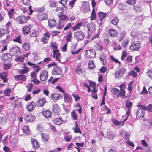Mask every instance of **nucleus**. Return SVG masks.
Masks as SVG:
<instances>
[{
	"mask_svg": "<svg viewBox=\"0 0 152 152\" xmlns=\"http://www.w3.org/2000/svg\"><path fill=\"white\" fill-rule=\"evenodd\" d=\"M7 118L5 117H0V124L3 126L5 125L7 122Z\"/></svg>",
	"mask_w": 152,
	"mask_h": 152,
	"instance_id": "7c9ffc66",
	"label": "nucleus"
},
{
	"mask_svg": "<svg viewBox=\"0 0 152 152\" xmlns=\"http://www.w3.org/2000/svg\"><path fill=\"white\" fill-rule=\"evenodd\" d=\"M23 132L25 134H29L31 133L28 126H24L23 129Z\"/></svg>",
	"mask_w": 152,
	"mask_h": 152,
	"instance_id": "2f4dec72",
	"label": "nucleus"
},
{
	"mask_svg": "<svg viewBox=\"0 0 152 152\" xmlns=\"http://www.w3.org/2000/svg\"><path fill=\"white\" fill-rule=\"evenodd\" d=\"M40 80L41 81H46L48 77V72L45 70H44L39 75Z\"/></svg>",
	"mask_w": 152,
	"mask_h": 152,
	"instance_id": "6e6552de",
	"label": "nucleus"
},
{
	"mask_svg": "<svg viewBox=\"0 0 152 152\" xmlns=\"http://www.w3.org/2000/svg\"><path fill=\"white\" fill-rule=\"evenodd\" d=\"M126 92L124 90H119V92L117 94V97H122V98H124L125 97Z\"/></svg>",
	"mask_w": 152,
	"mask_h": 152,
	"instance_id": "cd10ccee",
	"label": "nucleus"
},
{
	"mask_svg": "<svg viewBox=\"0 0 152 152\" xmlns=\"http://www.w3.org/2000/svg\"><path fill=\"white\" fill-rule=\"evenodd\" d=\"M68 0H61L59 1V2L60 4H62V6L65 8V5L66 4Z\"/></svg>",
	"mask_w": 152,
	"mask_h": 152,
	"instance_id": "13d9d810",
	"label": "nucleus"
},
{
	"mask_svg": "<svg viewBox=\"0 0 152 152\" xmlns=\"http://www.w3.org/2000/svg\"><path fill=\"white\" fill-rule=\"evenodd\" d=\"M140 42L139 41H135L131 43L130 46V50L134 51H137L140 47Z\"/></svg>",
	"mask_w": 152,
	"mask_h": 152,
	"instance_id": "f03ea898",
	"label": "nucleus"
},
{
	"mask_svg": "<svg viewBox=\"0 0 152 152\" xmlns=\"http://www.w3.org/2000/svg\"><path fill=\"white\" fill-rule=\"evenodd\" d=\"M31 142L32 144L33 147L34 149L37 150L39 148V145L38 143V142L37 140L35 139H31Z\"/></svg>",
	"mask_w": 152,
	"mask_h": 152,
	"instance_id": "6ab92c4d",
	"label": "nucleus"
},
{
	"mask_svg": "<svg viewBox=\"0 0 152 152\" xmlns=\"http://www.w3.org/2000/svg\"><path fill=\"white\" fill-rule=\"evenodd\" d=\"M96 17V13L94 8H93L91 15V19L92 20H94L95 19Z\"/></svg>",
	"mask_w": 152,
	"mask_h": 152,
	"instance_id": "864d4df0",
	"label": "nucleus"
},
{
	"mask_svg": "<svg viewBox=\"0 0 152 152\" xmlns=\"http://www.w3.org/2000/svg\"><path fill=\"white\" fill-rule=\"evenodd\" d=\"M21 105V103L19 100H16L14 101V107H19Z\"/></svg>",
	"mask_w": 152,
	"mask_h": 152,
	"instance_id": "ea45409f",
	"label": "nucleus"
},
{
	"mask_svg": "<svg viewBox=\"0 0 152 152\" xmlns=\"http://www.w3.org/2000/svg\"><path fill=\"white\" fill-rule=\"evenodd\" d=\"M64 100L65 102L70 103L72 102V99L71 95L64 94Z\"/></svg>",
	"mask_w": 152,
	"mask_h": 152,
	"instance_id": "4468645a",
	"label": "nucleus"
},
{
	"mask_svg": "<svg viewBox=\"0 0 152 152\" xmlns=\"http://www.w3.org/2000/svg\"><path fill=\"white\" fill-rule=\"evenodd\" d=\"M127 55V53L126 51H124L121 55V60H124Z\"/></svg>",
	"mask_w": 152,
	"mask_h": 152,
	"instance_id": "5fc2aeb1",
	"label": "nucleus"
},
{
	"mask_svg": "<svg viewBox=\"0 0 152 152\" xmlns=\"http://www.w3.org/2000/svg\"><path fill=\"white\" fill-rule=\"evenodd\" d=\"M85 71L81 65L78 66L75 69V72L79 75L82 74Z\"/></svg>",
	"mask_w": 152,
	"mask_h": 152,
	"instance_id": "5701e85b",
	"label": "nucleus"
},
{
	"mask_svg": "<svg viewBox=\"0 0 152 152\" xmlns=\"http://www.w3.org/2000/svg\"><path fill=\"white\" fill-rule=\"evenodd\" d=\"M77 45L76 44L75 45H73L71 47L70 52H71L72 54H75L78 53L82 49L79 48L78 50L76 51V49L77 46Z\"/></svg>",
	"mask_w": 152,
	"mask_h": 152,
	"instance_id": "1a4fd4ad",
	"label": "nucleus"
},
{
	"mask_svg": "<svg viewBox=\"0 0 152 152\" xmlns=\"http://www.w3.org/2000/svg\"><path fill=\"white\" fill-rule=\"evenodd\" d=\"M145 110L149 111L150 112H152V104H150L148 105L147 107H146Z\"/></svg>",
	"mask_w": 152,
	"mask_h": 152,
	"instance_id": "e2e57ef3",
	"label": "nucleus"
},
{
	"mask_svg": "<svg viewBox=\"0 0 152 152\" xmlns=\"http://www.w3.org/2000/svg\"><path fill=\"white\" fill-rule=\"evenodd\" d=\"M71 115L72 118L73 120H75L77 119V117L75 114V112L74 111H73L71 113Z\"/></svg>",
	"mask_w": 152,
	"mask_h": 152,
	"instance_id": "c03bdc74",
	"label": "nucleus"
},
{
	"mask_svg": "<svg viewBox=\"0 0 152 152\" xmlns=\"http://www.w3.org/2000/svg\"><path fill=\"white\" fill-rule=\"evenodd\" d=\"M62 72V70L61 68L55 66L52 71V74L55 75H60Z\"/></svg>",
	"mask_w": 152,
	"mask_h": 152,
	"instance_id": "0eeeda50",
	"label": "nucleus"
},
{
	"mask_svg": "<svg viewBox=\"0 0 152 152\" xmlns=\"http://www.w3.org/2000/svg\"><path fill=\"white\" fill-rule=\"evenodd\" d=\"M111 60L115 62V63H118L119 65L121 64V62L115 58L113 56H111Z\"/></svg>",
	"mask_w": 152,
	"mask_h": 152,
	"instance_id": "052dcab7",
	"label": "nucleus"
},
{
	"mask_svg": "<svg viewBox=\"0 0 152 152\" xmlns=\"http://www.w3.org/2000/svg\"><path fill=\"white\" fill-rule=\"evenodd\" d=\"M126 35V33L125 31H123L121 32L119 37L118 41L120 42L125 37Z\"/></svg>",
	"mask_w": 152,
	"mask_h": 152,
	"instance_id": "c9c22d12",
	"label": "nucleus"
},
{
	"mask_svg": "<svg viewBox=\"0 0 152 152\" xmlns=\"http://www.w3.org/2000/svg\"><path fill=\"white\" fill-rule=\"evenodd\" d=\"M118 92H119V90L116 88H113L112 89V93L113 95H117Z\"/></svg>",
	"mask_w": 152,
	"mask_h": 152,
	"instance_id": "4d7b16f0",
	"label": "nucleus"
},
{
	"mask_svg": "<svg viewBox=\"0 0 152 152\" xmlns=\"http://www.w3.org/2000/svg\"><path fill=\"white\" fill-rule=\"evenodd\" d=\"M129 40L128 39H126L125 40L123 41L121 43V45L122 47L125 48L129 42Z\"/></svg>",
	"mask_w": 152,
	"mask_h": 152,
	"instance_id": "de8ad7c7",
	"label": "nucleus"
},
{
	"mask_svg": "<svg viewBox=\"0 0 152 152\" xmlns=\"http://www.w3.org/2000/svg\"><path fill=\"white\" fill-rule=\"evenodd\" d=\"M99 58L103 65L106 64L107 62V57L105 55L101 54L99 55Z\"/></svg>",
	"mask_w": 152,
	"mask_h": 152,
	"instance_id": "a211bd4d",
	"label": "nucleus"
},
{
	"mask_svg": "<svg viewBox=\"0 0 152 152\" xmlns=\"http://www.w3.org/2000/svg\"><path fill=\"white\" fill-rule=\"evenodd\" d=\"M15 79L16 81H25L26 79V77L23 75H19L14 76Z\"/></svg>",
	"mask_w": 152,
	"mask_h": 152,
	"instance_id": "2eb2a0df",
	"label": "nucleus"
},
{
	"mask_svg": "<svg viewBox=\"0 0 152 152\" xmlns=\"http://www.w3.org/2000/svg\"><path fill=\"white\" fill-rule=\"evenodd\" d=\"M20 51L19 48L16 46L12 48L10 50V53L12 56H17L18 53H20Z\"/></svg>",
	"mask_w": 152,
	"mask_h": 152,
	"instance_id": "39448f33",
	"label": "nucleus"
},
{
	"mask_svg": "<svg viewBox=\"0 0 152 152\" xmlns=\"http://www.w3.org/2000/svg\"><path fill=\"white\" fill-rule=\"evenodd\" d=\"M108 33L112 37H115L118 36V33L117 30L115 29H109Z\"/></svg>",
	"mask_w": 152,
	"mask_h": 152,
	"instance_id": "ddd939ff",
	"label": "nucleus"
},
{
	"mask_svg": "<svg viewBox=\"0 0 152 152\" xmlns=\"http://www.w3.org/2000/svg\"><path fill=\"white\" fill-rule=\"evenodd\" d=\"M7 32V30L4 28H0V37H1Z\"/></svg>",
	"mask_w": 152,
	"mask_h": 152,
	"instance_id": "8fccbe9b",
	"label": "nucleus"
},
{
	"mask_svg": "<svg viewBox=\"0 0 152 152\" xmlns=\"http://www.w3.org/2000/svg\"><path fill=\"white\" fill-rule=\"evenodd\" d=\"M14 10L11 9L8 12V15L10 18H12L13 15Z\"/></svg>",
	"mask_w": 152,
	"mask_h": 152,
	"instance_id": "680f3d73",
	"label": "nucleus"
},
{
	"mask_svg": "<svg viewBox=\"0 0 152 152\" xmlns=\"http://www.w3.org/2000/svg\"><path fill=\"white\" fill-rule=\"evenodd\" d=\"M35 116L32 115H27L24 117L25 120L28 122H32L35 120Z\"/></svg>",
	"mask_w": 152,
	"mask_h": 152,
	"instance_id": "f8f14e48",
	"label": "nucleus"
},
{
	"mask_svg": "<svg viewBox=\"0 0 152 152\" xmlns=\"http://www.w3.org/2000/svg\"><path fill=\"white\" fill-rule=\"evenodd\" d=\"M53 121L55 124L59 125L63 123L64 121L61 117H58L54 118Z\"/></svg>",
	"mask_w": 152,
	"mask_h": 152,
	"instance_id": "dca6fc26",
	"label": "nucleus"
},
{
	"mask_svg": "<svg viewBox=\"0 0 152 152\" xmlns=\"http://www.w3.org/2000/svg\"><path fill=\"white\" fill-rule=\"evenodd\" d=\"M42 114L44 116L47 118H50L52 115L51 112L50 111L47 110L42 112Z\"/></svg>",
	"mask_w": 152,
	"mask_h": 152,
	"instance_id": "b1692460",
	"label": "nucleus"
},
{
	"mask_svg": "<svg viewBox=\"0 0 152 152\" xmlns=\"http://www.w3.org/2000/svg\"><path fill=\"white\" fill-rule=\"evenodd\" d=\"M133 10L135 11L141 12L142 11L143 8L140 5H136L133 7Z\"/></svg>",
	"mask_w": 152,
	"mask_h": 152,
	"instance_id": "a878e982",
	"label": "nucleus"
},
{
	"mask_svg": "<svg viewBox=\"0 0 152 152\" xmlns=\"http://www.w3.org/2000/svg\"><path fill=\"white\" fill-rule=\"evenodd\" d=\"M30 30V28L29 26H24L22 29L23 33L24 35L28 34Z\"/></svg>",
	"mask_w": 152,
	"mask_h": 152,
	"instance_id": "bb28decb",
	"label": "nucleus"
},
{
	"mask_svg": "<svg viewBox=\"0 0 152 152\" xmlns=\"http://www.w3.org/2000/svg\"><path fill=\"white\" fill-rule=\"evenodd\" d=\"M145 111L144 110L141 111L140 113H139L138 115H136V118L138 119H142V118L144 116V115L145 113Z\"/></svg>",
	"mask_w": 152,
	"mask_h": 152,
	"instance_id": "e433bc0d",
	"label": "nucleus"
},
{
	"mask_svg": "<svg viewBox=\"0 0 152 152\" xmlns=\"http://www.w3.org/2000/svg\"><path fill=\"white\" fill-rule=\"evenodd\" d=\"M74 37L78 41H80L83 39L84 35L83 32L81 31H78L74 34Z\"/></svg>",
	"mask_w": 152,
	"mask_h": 152,
	"instance_id": "20e7f679",
	"label": "nucleus"
},
{
	"mask_svg": "<svg viewBox=\"0 0 152 152\" xmlns=\"http://www.w3.org/2000/svg\"><path fill=\"white\" fill-rule=\"evenodd\" d=\"M47 102L45 98L40 99L37 102V105L39 107L42 106Z\"/></svg>",
	"mask_w": 152,
	"mask_h": 152,
	"instance_id": "aec40b11",
	"label": "nucleus"
},
{
	"mask_svg": "<svg viewBox=\"0 0 152 152\" xmlns=\"http://www.w3.org/2000/svg\"><path fill=\"white\" fill-rule=\"evenodd\" d=\"M72 137L71 135H67L64 136V139L66 141L69 142L71 140Z\"/></svg>",
	"mask_w": 152,
	"mask_h": 152,
	"instance_id": "603ef678",
	"label": "nucleus"
},
{
	"mask_svg": "<svg viewBox=\"0 0 152 152\" xmlns=\"http://www.w3.org/2000/svg\"><path fill=\"white\" fill-rule=\"evenodd\" d=\"M71 37V33H69L66 35V40L67 42L70 41Z\"/></svg>",
	"mask_w": 152,
	"mask_h": 152,
	"instance_id": "338daca9",
	"label": "nucleus"
},
{
	"mask_svg": "<svg viewBox=\"0 0 152 152\" xmlns=\"http://www.w3.org/2000/svg\"><path fill=\"white\" fill-rule=\"evenodd\" d=\"M48 24L50 28H53L56 25V21L54 19L48 20Z\"/></svg>",
	"mask_w": 152,
	"mask_h": 152,
	"instance_id": "393cba45",
	"label": "nucleus"
},
{
	"mask_svg": "<svg viewBox=\"0 0 152 152\" xmlns=\"http://www.w3.org/2000/svg\"><path fill=\"white\" fill-rule=\"evenodd\" d=\"M133 81H131L129 82L128 85V91H129L130 92L132 90V85L133 84Z\"/></svg>",
	"mask_w": 152,
	"mask_h": 152,
	"instance_id": "3c124183",
	"label": "nucleus"
},
{
	"mask_svg": "<svg viewBox=\"0 0 152 152\" xmlns=\"http://www.w3.org/2000/svg\"><path fill=\"white\" fill-rule=\"evenodd\" d=\"M61 57V54L60 53H58L55 55V58H55L56 60L60 62L61 61L60 60Z\"/></svg>",
	"mask_w": 152,
	"mask_h": 152,
	"instance_id": "774afa93",
	"label": "nucleus"
},
{
	"mask_svg": "<svg viewBox=\"0 0 152 152\" xmlns=\"http://www.w3.org/2000/svg\"><path fill=\"white\" fill-rule=\"evenodd\" d=\"M98 15L100 21H101L103 20L104 18L107 15V14L102 12H100L98 13Z\"/></svg>",
	"mask_w": 152,
	"mask_h": 152,
	"instance_id": "473e14b6",
	"label": "nucleus"
},
{
	"mask_svg": "<svg viewBox=\"0 0 152 152\" xmlns=\"http://www.w3.org/2000/svg\"><path fill=\"white\" fill-rule=\"evenodd\" d=\"M66 22L62 21H59L58 24V27L59 28H63L65 25Z\"/></svg>",
	"mask_w": 152,
	"mask_h": 152,
	"instance_id": "6e6d98bb",
	"label": "nucleus"
},
{
	"mask_svg": "<svg viewBox=\"0 0 152 152\" xmlns=\"http://www.w3.org/2000/svg\"><path fill=\"white\" fill-rule=\"evenodd\" d=\"M95 46L97 50H101L103 49L102 46L98 43L96 44Z\"/></svg>",
	"mask_w": 152,
	"mask_h": 152,
	"instance_id": "bf43d9fd",
	"label": "nucleus"
},
{
	"mask_svg": "<svg viewBox=\"0 0 152 152\" xmlns=\"http://www.w3.org/2000/svg\"><path fill=\"white\" fill-rule=\"evenodd\" d=\"M49 138V134H47L42 133V139L43 141L46 142Z\"/></svg>",
	"mask_w": 152,
	"mask_h": 152,
	"instance_id": "4c0bfd02",
	"label": "nucleus"
},
{
	"mask_svg": "<svg viewBox=\"0 0 152 152\" xmlns=\"http://www.w3.org/2000/svg\"><path fill=\"white\" fill-rule=\"evenodd\" d=\"M30 45L29 43H26L23 44L22 45V47L23 49L25 50H28L30 48Z\"/></svg>",
	"mask_w": 152,
	"mask_h": 152,
	"instance_id": "58836bf2",
	"label": "nucleus"
},
{
	"mask_svg": "<svg viewBox=\"0 0 152 152\" xmlns=\"http://www.w3.org/2000/svg\"><path fill=\"white\" fill-rule=\"evenodd\" d=\"M84 52H85L86 57L88 59L94 58L95 57L96 52L94 49L86 50Z\"/></svg>",
	"mask_w": 152,
	"mask_h": 152,
	"instance_id": "7ed1b4c3",
	"label": "nucleus"
},
{
	"mask_svg": "<svg viewBox=\"0 0 152 152\" xmlns=\"http://www.w3.org/2000/svg\"><path fill=\"white\" fill-rule=\"evenodd\" d=\"M33 68H35L34 69L35 72H37L36 73H37L41 69V68L38 65H35L33 66Z\"/></svg>",
	"mask_w": 152,
	"mask_h": 152,
	"instance_id": "0e129e2a",
	"label": "nucleus"
},
{
	"mask_svg": "<svg viewBox=\"0 0 152 152\" xmlns=\"http://www.w3.org/2000/svg\"><path fill=\"white\" fill-rule=\"evenodd\" d=\"M107 138L110 140L113 139L114 136V134L110 130L107 132Z\"/></svg>",
	"mask_w": 152,
	"mask_h": 152,
	"instance_id": "72a5a7b5",
	"label": "nucleus"
},
{
	"mask_svg": "<svg viewBox=\"0 0 152 152\" xmlns=\"http://www.w3.org/2000/svg\"><path fill=\"white\" fill-rule=\"evenodd\" d=\"M12 56L9 53L3 54L1 56V58L4 63L10 62L12 61Z\"/></svg>",
	"mask_w": 152,
	"mask_h": 152,
	"instance_id": "f257e3e1",
	"label": "nucleus"
},
{
	"mask_svg": "<svg viewBox=\"0 0 152 152\" xmlns=\"http://www.w3.org/2000/svg\"><path fill=\"white\" fill-rule=\"evenodd\" d=\"M132 56H129L126 58V61L128 64L132 62Z\"/></svg>",
	"mask_w": 152,
	"mask_h": 152,
	"instance_id": "69168bd1",
	"label": "nucleus"
},
{
	"mask_svg": "<svg viewBox=\"0 0 152 152\" xmlns=\"http://www.w3.org/2000/svg\"><path fill=\"white\" fill-rule=\"evenodd\" d=\"M115 76L116 78H119L122 77L123 75L119 70L117 71L115 74Z\"/></svg>",
	"mask_w": 152,
	"mask_h": 152,
	"instance_id": "37998d69",
	"label": "nucleus"
},
{
	"mask_svg": "<svg viewBox=\"0 0 152 152\" xmlns=\"http://www.w3.org/2000/svg\"><path fill=\"white\" fill-rule=\"evenodd\" d=\"M49 2L50 3V7L54 8L56 7V2L55 1L53 0H50Z\"/></svg>",
	"mask_w": 152,
	"mask_h": 152,
	"instance_id": "09e8293b",
	"label": "nucleus"
},
{
	"mask_svg": "<svg viewBox=\"0 0 152 152\" xmlns=\"http://www.w3.org/2000/svg\"><path fill=\"white\" fill-rule=\"evenodd\" d=\"M119 22V19L117 17L114 18L111 21V23L113 25L115 26Z\"/></svg>",
	"mask_w": 152,
	"mask_h": 152,
	"instance_id": "a18cd8bd",
	"label": "nucleus"
},
{
	"mask_svg": "<svg viewBox=\"0 0 152 152\" xmlns=\"http://www.w3.org/2000/svg\"><path fill=\"white\" fill-rule=\"evenodd\" d=\"M63 11H61V13L58 14V17L59 18V21L67 22L68 21V18L65 15H64L62 13Z\"/></svg>",
	"mask_w": 152,
	"mask_h": 152,
	"instance_id": "9b49d317",
	"label": "nucleus"
},
{
	"mask_svg": "<svg viewBox=\"0 0 152 152\" xmlns=\"http://www.w3.org/2000/svg\"><path fill=\"white\" fill-rule=\"evenodd\" d=\"M36 107L35 102H32L28 105L26 106V108L29 112H31Z\"/></svg>",
	"mask_w": 152,
	"mask_h": 152,
	"instance_id": "4be33fe9",
	"label": "nucleus"
},
{
	"mask_svg": "<svg viewBox=\"0 0 152 152\" xmlns=\"http://www.w3.org/2000/svg\"><path fill=\"white\" fill-rule=\"evenodd\" d=\"M13 41L14 42L21 44L22 43V40L21 39V36L19 35L18 36L16 37L15 39L13 40Z\"/></svg>",
	"mask_w": 152,
	"mask_h": 152,
	"instance_id": "f704fd0d",
	"label": "nucleus"
},
{
	"mask_svg": "<svg viewBox=\"0 0 152 152\" xmlns=\"http://www.w3.org/2000/svg\"><path fill=\"white\" fill-rule=\"evenodd\" d=\"M52 110L55 114H59L60 111L59 107L57 104H56L53 105Z\"/></svg>",
	"mask_w": 152,
	"mask_h": 152,
	"instance_id": "412c9836",
	"label": "nucleus"
},
{
	"mask_svg": "<svg viewBox=\"0 0 152 152\" xmlns=\"http://www.w3.org/2000/svg\"><path fill=\"white\" fill-rule=\"evenodd\" d=\"M11 92V89L10 88H6L4 91L5 96H10V94Z\"/></svg>",
	"mask_w": 152,
	"mask_h": 152,
	"instance_id": "79ce46f5",
	"label": "nucleus"
},
{
	"mask_svg": "<svg viewBox=\"0 0 152 152\" xmlns=\"http://www.w3.org/2000/svg\"><path fill=\"white\" fill-rule=\"evenodd\" d=\"M51 97L54 102H56L58 99L62 98V95L59 94H53L51 96Z\"/></svg>",
	"mask_w": 152,
	"mask_h": 152,
	"instance_id": "9d476101",
	"label": "nucleus"
},
{
	"mask_svg": "<svg viewBox=\"0 0 152 152\" xmlns=\"http://www.w3.org/2000/svg\"><path fill=\"white\" fill-rule=\"evenodd\" d=\"M39 16L42 20H46L48 18L47 15L45 13H42Z\"/></svg>",
	"mask_w": 152,
	"mask_h": 152,
	"instance_id": "49530a36",
	"label": "nucleus"
},
{
	"mask_svg": "<svg viewBox=\"0 0 152 152\" xmlns=\"http://www.w3.org/2000/svg\"><path fill=\"white\" fill-rule=\"evenodd\" d=\"M125 105L128 109L130 108L132 106V102L128 99L125 102Z\"/></svg>",
	"mask_w": 152,
	"mask_h": 152,
	"instance_id": "a19ab883",
	"label": "nucleus"
},
{
	"mask_svg": "<svg viewBox=\"0 0 152 152\" xmlns=\"http://www.w3.org/2000/svg\"><path fill=\"white\" fill-rule=\"evenodd\" d=\"M83 25V23L80 22L76 25L74 26L71 27V28L73 31H75L79 29Z\"/></svg>",
	"mask_w": 152,
	"mask_h": 152,
	"instance_id": "c756f323",
	"label": "nucleus"
},
{
	"mask_svg": "<svg viewBox=\"0 0 152 152\" xmlns=\"http://www.w3.org/2000/svg\"><path fill=\"white\" fill-rule=\"evenodd\" d=\"M137 106L138 107V108L136 110V115H138V114L140 113L141 111L145 110V109H146V106L144 105L137 104Z\"/></svg>",
	"mask_w": 152,
	"mask_h": 152,
	"instance_id": "f3484780",
	"label": "nucleus"
},
{
	"mask_svg": "<svg viewBox=\"0 0 152 152\" xmlns=\"http://www.w3.org/2000/svg\"><path fill=\"white\" fill-rule=\"evenodd\" d=\"M81 9L85 12H87L89 9V6L87 3H83L81 6Z\"/></svg>",
	"mask_w": 152,
	"mask_h": 152,
	"instance_id": "c85d7f7f",
	"label": "nucleus"
},
{
	"mask_svg": "<svg viewBox=\"0 0 152 152\" xmlns=\"http://www.w3.org/2000/svg\"><path fill=\"white\" fill-rule=\"evenodd\" d=\"M15 20L18 23L20 24H23L27 21V18L24 15L18 16L16 18Z\"/></svg>",
	"mask_w": 152,
	"mask_h": 152,
	"instance_id": "423d86ee",
	"label": "nucleus"
}]
</instances>
